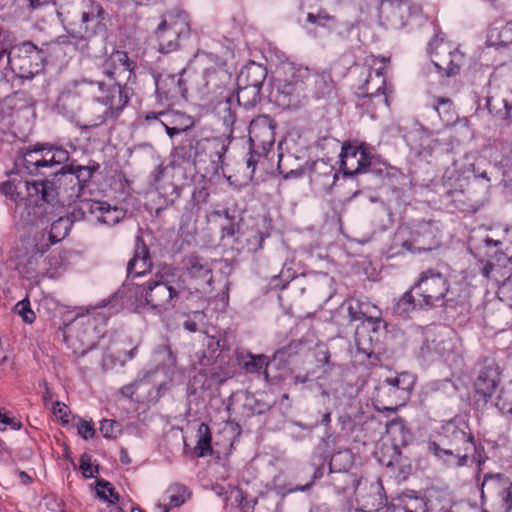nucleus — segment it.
Returning a JSON list of instances; mask_svg holds the SVG:
<instances>
[{"label": "nucleus", "mask_w": 512, "mask_h": 512, "mask_svg": "<svg viewBox=\"0 0 512 512\" xmlns=\"http://www.w3.org/2000/svg\"><path fill=\"white\" fill-rule=\"evenodd\" d=\"M69 218L60 217L51 225L49 232V239L51 243L55 244L63 239L68 234Z\"/></svg>", "instance_id": "obj_54"}, {"label": "nucleus", "mask_w": 512, "mask_h": 512, "mask_svg": "<svg viewBox=\"0 0 512 512\" xmlns=\"http://www.w3.org/2000/svg\"><path fill=\"white\" fill-rule=\"evenodd\" d=\"M438 115L446 121H452L455 116L454 104L450 98L436 97L433 103Z\"/></svg>", "instance_id": "obj_52"}, {"label": "nucleus", "mask_w": 512, "mask_h": 512, "mask_svg": "<svg viewBox=\"0 0 512 512\" xmlns=\"http://www.w3.org/2000/svg\"><path fill=\"white\" fill-rule=\"evenodd\" d=\"M415 295L420 298V309L433 308L438 305L445 308H455L457 301L449 296V282L447 278L435 269L421 272L418 280L412 286Z\"/></svg>", "instance_id": "obj_9"}, {"label": "nucleus", "mask_w": 512, "mask_h": 512, "mask_svg": "<svg viewBox=\"0 0 512 512\" xmlns=\"http://www.w3.org/2000/svg\"><path fill=\"white\" fill-rule=\"evenodd\" d=\"M381 490L382 486L379 482L361 479L354 495L356 497V502L362 511H376L384 505V498Z\"/></svg>", "instance_id": "obj_26"}, {"label": "nucleus", "mask_w": 512, "mask_h": 512, "mask_svg": "<svg viewBox=\"0 0 512 512\" xmlns=\"http://www.w3.org/2000/svg\"><path fill=\"white\" fill-rule=\"evenodd\" d=\"M97 201L81 200L78 204L74 205L69 213V223L74 221H81L86 218L87 213L95 215L98 208Z\"/></svg>", "instance_id": "obj_48"}, {"label": "nucleus", "mask_w": 512, "mask_h": 512, "mask_svg": "<svg viewBox=\"0 0 512 512\" xmlns=\"http://www.w3.org/2000/svg\"><path fill=\"white\" fill-rule=\"evenodd\" d=\"M237 102L246 109L255 107L261 102V88L238 85Z\"/></svg>", "instance_id": "obj_45"}, {"label": "nucleus", "mask_w": 512, "mask_h": 512, "mask_svg": "<svg viewBox=\"0 0 512 512\" xmlns=\"http://www.w3.org/2000/svg\"><path fill=\"white\" fill-rule=\"evenodd\" d=\"M308 76V67L288 63L283 66V77L275 78L270 98L282 109H298L307 99L304 82Z\"/></svg>", "instance_id": "obj_7"}, {"label": "nucleus", "mask_w": 512, "mask_h": 512, "mask_svg": "<svg viewBox=\"0 0 512 512\" xmlns=\"http://www.w3.org/2000/svg\"><path fill=\"white\" fill-rule=\"evenodd\" d=\"M153 267V261L150 251L141 236L135 240V248L132 258L127 263V279L141 277L150 273Z\"/></svg>", "instance_id": "obj_27"}, {"label": "nucleus", "mask_w": 512, "mask_h": 512, "mask_svg": "<svg viewBox=\"0 0 512 512\" xmlns=\"http://www.w3.org/2000/svg\"><path fill=\"white\" fill-rule=\"evenodd\" d=\"M279 274L284 279V282H287L288 284L291 281L298 279L299 277H302L304 279V282L298 283V287L302 294L305 292L307 288L310 290H315L317 288L318 274L305 273L300 271L298 268H296L294 260H286L283 263L282 269L279 272Z\"/></svg>", "instance_id": "obj_35"}, {"label": "nucleus", "mask_w": 512, "mask_h": 512, "mask_svg": "<svg viewBox=\"0 0 512 512\" xmlns=\"http://www.w3.org/2000/svg\"><path fill=\"white\" fill-rule=\"evenodd\" d=\"M436 444L459 449L467 448V451L476 450L474 436L472 433L459 427L453 421H449L441 427L439 439L436 441Z\"/></svg>", "instance_id": "obj_25"}, {"label": "nucleus", "mask_w": 512, "mask_h": 512, "mask_svg": "<svg viewBox=\"0 0 512 512\" xmlns=\"http://www.w3.org/2000/svg\"><path fill=\"white\" fill-rule=\"evenodd\" d=\"M402 503L403 506L398 507V510H403L404 512H427V504L423 497L404 494Z\"/></svg>", "instance_id": "obj_51"}, {"label": "nucleus", "mask_w": 512, "mask_h": 512, "mask_svg": "<svg viewBox=\"0 0 512 512\" xmlns=\"http://www.w3.org/2000/svg\"><path fill=\"white\" fill-rule=\"evenodd\" d=\"M105 11L103 7L93 1L87 3L86 9L81 14V24L78 28L71 27L67 31L77 40H86L105 29L103 23Z\"/></svg>", "instance_id": "obj_20"}, {"label": "nucleus", "mask_w": 512, "mask_h": 512, "mask_svg": "<svg viewBox=\"0 0 512 512\" xmlns=\"http://www.w3.org/2000/svg\"><path fill=\"white\" fill-rule=\"evenodd\" d=\"M26 192L27 201L41 207L42 204L55 205L58 202V190L49 178L35 181H21L11 179L0 184V193L17 203L24 199Z\"/></svg>", "instance_id": "obj_10"}, {"label": "nucleus", "mask_w": 512, "mask_h": 512, "mask_svg": "<svg viewBox=\"0 0 512 512\" xmlns=\"http://www.w3.org/2000/svg\"><path fill=\"white\" fill-rule=\"evenodd\" d=\"M98 207L97 214H95L97 220L103 224L114 226L118 224L125 216V212L118 208L112 207L107 202L97 201Z\"/></svg>", "instance_id": "obj_44"}, {"label": "nucleus", "mask_w": 512, "mask_h": 512, "mask_svg": "<svg viewBox=\"0 0 512 512\" xmlns=\"http://www.w3.org/2000/svg\"><path fill=\"white\" fill-rule=\"evenodd\" d=\"M431 61L441 76L452 77L460 73L465 55L451 43L435 37L429 43Z\"/></svg>", "instance_id": "obj_16"}, {"label": "nucleus", "mask_w": 512, "mask_h": 512, "mask_svg": "<svg viewBox=\"0 0 512 512\" xmlns=\"http://www.w3.org/2000/svg\"><path fill=\"white\" fill-rule=\"evenodd\" d=\"M103 84L94 83L93 80L79 79L66 85L57 97L56 111L83 129L94 128L102 125L107 120V106L102 112H95L97 105H87L89 99L98 102L101 94L98 89H103Z\"/></svg>", "instance_id": "obj_2"}, {"label": "nucleus", "mask_w": 512, "mask_h": 512, "mask_svg": "<svg viewBox=\"0 0 512 512\" xmlns=\"http://www.w3.org/2000/svg\"><path fill=\"white\" fill-rule=\"evenodd\" d=\"M179 160L167 164H159L150 174V181L164 199L166 205H173L181 196L183 168Z\"/></svg>", "instance_id": "obj_11"}, {"label": "nucleus", "mask_w": 512, "mask_h": 512, "mask_svg": "<svg viewBox=\"0 0 512 512\" xmlns=\"http://www.w3.org/2000/svg\"><path fill=\"white\" fill-rule=\"evenodd\" d=\"M276 123L268 115H260L249 125V143L252 148H261L267 154L275 143Z\"/></svg>", "instance_id": "obj_22"}, {"label": "nucleus", "mask_w": 512, "mask_h": 512, "mask_svg": "<svg viewBox=\"0 0 512 512\" xmlns=\"http://www.w3.org/2000/svg\"><path fill=\"white\" fill-rule=\"evenodd\" d=\"M231 140L229 137H187L172 149L171 157L193 165L205 174H218L223 169L224 156Z\"/></svg>", "instance_id": "obj_4"}, {"label": "nucleus", "mask_w": 512, "mask_h": 512, "mask_svg": "<svg viewBox=\"0 0 512 512\" xmlns=\"http://www.w3.org/2000/svg\"><path fill=\"white\" fill-rule=\"evenodd\" d=\"M78 434L84 439L88 440L93 438L96 434V430L91 422L80 419L77 425Z\"/></svg>", "instance_id": "obj_64"}, {"label": "nucleus", "mask_w": 512, "mask_h": 512, "mask_svg": "<svg viewBox=\"0 0 512 512\" xmlns=\"http://www.w3.org/2000/svg\"><path fill=\"white\" fill-rule=\"evenodd\" d=\"M42 144H36L33 148L29 147L23 154L22 164L24 169L30 175H38L45 173L41 172L42 169Z\"/></svg>", "instance_id": "obj_40"}, {"label": "nucleus", "mask_w": 512, "mask_h": 512, "mask_svg": "<svg viewBox=\"0 0 512 512\" xmlns=\"http://www.w3.org/2000/svg\"><path fill=\"white\" fill-rule=\"evenodd\" d=\"M188 290L180 270L165 264L142 284L125 282L118 290V295L133 306L131 308L135 311L149 307L157 313H163L173 309Z\"/></svg>", "instance_id": "obj_1"}, {"label": "nucleus", "mask_w": 512, "mask_h": 512, "mask_svg": "<svg viewBox=\"0 0 512 512\" xmlns=\"http://www.w3.org/2000/svg\"><path fill=\"white\" fill-rule=\"evenodd\" d=\"M336 22L334 16L330 15L326 9L318 10L317 13L308 16L307 19L304 20V23L310 24L311 26L317 27H331Z\"/></svg>", "instance_id": "obj_53"}, {"label": "nucleus", "mask_w": 512, "mask_h": 512, "mask_svg": "<svg viewBox=\"0 0 512 512\" xmlns=\"http://www.w3.org/2000/svg\"><path fill=\"white\" fill-rule=\"evenodd\" d=\"M231 80V74L226 68L224 62L208 67L203 72V90L204 93L214 92L225 86Z\"/></svg>", "instance_id": "obj_36"}, {"label": "nucleus", "mask_w": 512, "mask_h": 512, "mask_svg": "<svg viewBox=\"0 0 512 512\" xmlns=\"http://www.w3.org/2000/svg\"><path fill=\"white\" fill-rule=\"evenodd\" d=\"M205 346L204 358H207V362L212 359L219 361L218 359L224 356L226 351L230 350L227 339L222 336H207Z\"/></svg>", "instance_id": "obj_42"}, {"label": "nucleus", "mask_w": 512, "mask_h": 512, "mask_svg": "<svg viewBox=\"0 0 512 512\" xmlns=\"http://www.w3.org/2000/svg\"><path fill=\"white\" fill-rule=\"evenodd\" d=\"M177 117L180 119L181 122L178 124H175L173 126H169L161 121V124L164 126L167 135L170 138H173L175 135L184 133L185 134L184 140H186L187 137H195L194 135H190V133H189L191 128L194 126L193 119L184 114H178Z\"/></svg>", "instance_id": "obj_49"}, {"label": "nucleus", "mask_w": 512, "mask_h": 512, "mask_svg": "<svg viewBox=\"0 0 512 512\" xmlns=\"http://www.w3.org/2000/svg\"><path fill=\"white\" fill-rule=\"evenodd\" d=\"M190 497L187 487L180 483H174L169 486L164 495V501H168L169 507L164 504L163 512H168L170 508L179 507Z\"/></svg>", "instance_id": "obj_43"}, {"label": "nucleus", "mask_w": 512, "mask_h": 512, "mask_svg": "<svg viewBox=\"0 0 512 512\" xmlns=\"http://www.w3.org/2000/svg\"><path fill=\"white\" fill-rule=\"evenodd\" d=\"M347 304V313L351 322L354 321H366L365 317L362 313L361 305H359V301L357 299H351L346 302Z\"/></svg>", "instance_id": "obj_61"}, {"label": "nucleus", "mask_w": 512, "mask_h": 512, "mask_svg": "<svg viewBox=\"0 0 512 512\" xmlns=\"http://www.w3.org/2000/svg\"><path fill=\"white\" fill-rule=\"evenodd\" d=\"M301 14L305 16V19L312 14L317 13L318 10L323 9L320 0H301L299 6Z\"/></svg>", "instance_id": "obj_62"}, {"label": "nucleus", "mask_w": 512, "mask_h": 512, "mask_svg": "<svg viewBox=\"0 0 512 512\" xmlns=\"http://www.w3.org/2000/svg\"><path fill=\"white\" fill-rule=\"evenodd\" d=\"M494 405L500 412L512 415V387L501 389Z\"/></svg>", "instance_id": "obj_57"}, {"label": "nucleus", "mask_w": 512, "mask_h": 512, "mask_svg": "<svg viewBox=\"0 0 512 512\" xmlns=\"http://www.w3.org/2000/svg\"><path fill=\"white\" fill-rule=\"evenodd\" d=\"M244 226V222L240 220L239 222L231 221L227 225H223L221 229V238H231L234 240L240 235V231Z\"/></svg>", "instance_id": "obj_60"}, {"label": "nucleus", "mask_w": 512, "mask_h": 512, "mask_svg": "<svg viewBox=\"0 0 512 512\" xmlns=\"http://www.w3.org/2000/svg\"><path fill=\"white\" fill-rule=\"evenodd\" d=\"M98 169V163H93L92 165L87 166L68 164L61 166L59 170L50 172L49 176H52V178L49 180L55 183L58 195L60 194L61 185L63 183L72 184V189L77 186L75 195L78 197L86 183L89 182L94 172Z\"/></svg>", "instance_id": "obj_17"}, {"label": "nucleus", "mask_w": 512, "mask_h": 512, "mask_svg": "<svg viewBox=\"0 0 512 512\" xmlns=\"http://www.w3.org/2000/svg\"><path fill=\"white\" fill-rule=\"evenodd\" d=\"M381 66L371 71L364 84L359 87L358 104L368 111L375 110L380 105L389 106L386 91V76L384 73L385 58L381 59Z\"/></svg>", "instance_id": "obj_15"}, {"label": "nucleus", "mask_w": 512, "mask_h": 512, "mask_svg": "<svg viewBox=\"0 0 512 512\" xmlns=\"http://www.w3.org/2000/svg\"><path fill=\"white\" fill-rule=\"evenodd\" d=\"M394 388L401 392V394L409 400L411 391L415 385L416 377L409 372H401L394 377L387 378Z\"/></svg>", "instance_id": "obj_47"}, {"label": "nucleus", "mask_w": 512, "mask_h": 512, "mask_svg": "<svg viewBox=\"0 0 512 512\" xmlns=\"http://www.w3.org/2000/svg\"><path fill=\"white\" fill-rule=\"evenodd\" d=\"M415 296V290L411 287L393 305V313L403 319H406L412 311L420 308V298H416Z\"/></svg>", "instance_id": "obj_39"}, {"label": "nucleus", "mask_w": 512, "mask_h": 512, "mask_svg": "<svg viewBox=\"0 0 512 512\" xmlns=\"http://www.w3.org/2000/svg\"><path fill=\"white\" fill-rule=\"evenodd\" d=\"M428 450L445 466L449 468H458L467 465L468 456L471 451L467 448L459 449L436 444V441H429Z\"/></svg>", "instance_id": "obj_30"}, {"label": "nucleus", "mask_w": 512, "mask_h": 512, "mask_svg": "<svg viewBox=\"0 0 512 512\" xmlns=\"http://www.w3.org/2000/svg\"><path fill=\"white\" fill-rule=\"evenodd\" d=\"M80 469L85 478H92L95 473H98V467H93L91 463V456L84 453L80 457Z\"/></svg>", "instance_id": "obj_63"}, {"label": "nucleus", "mask_w": 512, "mask_h": 512, "mask_svg": "<svg viewBox=\"0 0 512 512\" xmlns=\"http://www.w3.org/2000/svg\"><path fill=\"white\" fill-rule=\"evenodd\" d=\"M440 244L441 232L436 222L421 220L397 229L390 252L392 256L404 251L416 254L436 249Z\"/></svg>", "instance_id": "obj_6"}, {"label": "nucleus", "mask_w": 512, "mask_h": 512, "mask_svg": "<svg viewBox=\"0 0 512 512\" xmlns=\"http://www.w3.org/2000/svg\"><path fill=\"white\" fill-rule=\"evenodd\" d=\"M197 444L195 446V453L198 457H206L212 455V435L210 428L207 424L201 423L197 429Z\"/></svg>", "instance_id": "obj_46"}, {"label": "nucleus", "mask_w": 512, "mask_h": 512, "mask_svg": "<svg viewBox=\"0 0 512 512\" xmlns=\"http://www.w3.org/2000/svg\"><path fill=\"white\" fill-rule=\"evenodd\" d=\"M338 178V170L327 160L318 159L310 168V180L319 189L328 191L332 189Z\"/></svg>", "instance_id": "obj_31"}, {"label": "nucleus", "mask_w": 512, "mask_h": 512, "mask_svg": "<svg viewBox=\"0 0 512 512\" xmlns=\"http://www.w3.org/2000/svg\"><path fill=\"white\" fill-rule=\"evenodd\" d=\"M43 254L44 250L38 245L23 241L13 250L12 259L16 270L21 275L33 276L37 272L39 260Z\"/></svg>", "instance_id": "obj_24"}, {"label": "nucleus", "mask_w": 512, "mask_h": 512, "mask_svg": "<svg viewBox=\"0 0 512 512\" xmlns=\"http://www.w3.org/2000/svg\"><path fill=\"white\" fill-rule=\"evenodd\" d=\"M187 74V69L183 68L179 75H166L160 76L155 80L156 93L161 101L174 104L180 99L187 100L188 87L187 80L184 75Z\"/></svg>", "instance_id": "obj_23"}, {"label": "nucleus", "mask_w": 512, "mask_h": 512, "mask_svg": "<svg viewBox=\"0 0 512 512\" xmlns=\"http://www.w3.org/2000/svg\"><path fill=\"white\" fill-rule=\"evenodd\" d=\"M373 399L378 410L389 412H395L408 401L387 378L378 384Z\"/></svg>", "instance_id": "obj_29"}, {"label": "nucleus", "mask_w": 512, "mask_h": 512, "mask_svg": "<svg viewBox=\"0 0 512 512\" xmlns=\"http://www.w3.org/2000/svg\"><path fill=\"white\" fill-rule=\"evenodd\" d=\"M477 374L473 381L474 403L484 408L492 399L501 383V369L495 359L484 357L477 363Z\"/></svg>", "instance_id": "obj_12"}, {"label": "nucleus", "mask_w": 512, "mask_h": 512, "mask_svg": "<svg viewBox=\"0 0 512 512\" xmlns=\"http://www.w3.org/2000/svg\"><path fill=\"white\" fill-rule=\"evenodd\" d=\"M359 305H361L362 313L365 320L371 324H377L381 322V311L380 309L369 302L368 300L357 299Z\"/></svg>", "instance_id": "obj_56"}, {"label": "nucleus", "mask_w": 512, "mask_h": 512, "mask_svg": "<svg viewBox=\"0 0 512 512\" xmlns=\"http://www.w3.org/2000/svg\"><path fill=\"white\" fill-rule=\"evenodd\" d=\"M106 306L107 304H103L100 307L88 309L86 314L77 315L65 326L64 340L81 356L96 346L103 334V326L109 317L120 309V307H110L106 311Z\"/></svg>", "instance_id": "obj_5"}, {"label": "nucleus", "mask_w": 512, "mask_h": 512, "mask_svg": "<svg viewBox=\"0 0 512 512\" xmlns=\"http://www.w3.org/2000/svg\"><path fill=\"white\" fill-rule=\"evenodd\" d=\"M14 312L17 313L27 324H32L36 319V315L31 309L28 298L19 301L14 307Z\"/></svg>", "instance_id": "obj_58"}, {"label": "nucleus", "mask_w": 512, "mask_h": 512, "mask_svg": "<svg viewBox=\"0 0 512 512\" xmlns=\"http://www.w3.org/2000/svg\"><path fill=\"white\" fill-rule=\"evenodd\" d=\"M120 424L116 420L103 419L100 423V432L105 438L116 437L119 432Z\"/></svg>", "instance_id": "obj_59"}, {"label": "nucleus", "mask_w": 512, "mask_h": 512, "mask_svg": "<svg viewBox=\"0 0 512 512\" xmlns=\"http://www.w3.org/2000/svg\"><path fill=\"white\" fill-rule=\"evenodd\" d=\"M43 52L31 41L15 45L8 54V64L11 70L22 79H31L40 71L39 61Z\"/></svg>", "instance_id": "obj_13"}, {"label": "nucleus", "mask_w": 512, "mask_h": 512, "mask_svg": "<svg viewBox=\"0 0 512 512\" xmlns=\"http://www.w3.org/2000/svg\"><path fill=\"white\" fill-rule=\"evenodd\" d=\"M270 236L267 230L259 226L257 223L249 225L244 223L240 235L237 236L235 242L248 252L256 253L263 247L265 239Z\"/></svg>", "instance_id": "obj_32"}, {"label": "nucleus", "mask_w": 512, "mask_h": 512, "mask_svg": "<svg viewBox=\"0 0 512 512\" xmlns=\"http://www.w3.org/2000/svg\"><path fill=\"white\" fill-rule=\"evenodd\" d=\"M421 8L412 0H383L379 7V21L387 29L399 30L418 17Z\"/></svg>", "instance_id": "obj_14"}, {"label": "nucleus", "mask_w": 512, "mask_h": 512, "mask_svg": "<svg viewBox=\"0 0 512 512\" xmlns=\"http://www.w3.org/2000/svg\"><path fill=\"white\" fill-rule=\"evenodd\" d=\"M338 456H342V453ZM336 459L337 455L333 456L330 462L331 485L338 494H354L362 478L347 470L333 471L332 467Z\"/></svg>", "instance_id": "obj_34"}, {"label": "nucleus", "mask_w": 512, "mask_h": 512, "mask_svg": "<svg viewBox=\"0 0 512 512\" xmlns=\"http://www.w3.org/2000/svg\"><path fill=\"white\" fill-rule=\"evenodd\" d=\"M512 482L503 474L487 473L483 477L480 491L481 498L489 497L491 499H498L505 512L512 510Z\"/></svg>", "instance_id": "obj_21"}, {"label": "nucleus", "mask_w": 512, "mask_h": 512, "mask_svg": "<svg viewBox=\"0 0 512 512\" xmlns=\"http://www.w3.org/2000/svg\"><path fill=\"white\" fill-rule=\"evenodd\" d=\"M434 133L422 125L408 132L405 140L410 149L418 156H431L434 149L440 144Z\"/></svg>", "instance_id": "obj_28"}, {"label": "nucleus", "mask_w": 512, "mask_h": 512, "mask_svg": "<svg viewBox=\"0 0 512 512\" xmlns=\"http://www.w3.org/2000/svg\"><path fill=\"white\" fill-rule=\"evenodd\" d=\"M267 78V69L254 61L245 65L237 79V85L253 86L262 89V85Z\"/></svg>", "instance_id": "obj_37"}, {"label": "nucleus", "mask_w": 512, "mask_h": 512, "mask_svg": "<svg viewBox=\"0 0 512 512\" xmlns=\"http://www.w3.org/2000/svg\"><path fill=\"white\" fill-rule=\"evenodd\" d=\"M340 156L344 176L352 177L366 173L373 163V156L364 144L344 143Z\"/></svg>", "instance_id": "obj_18"}, {"label": "nucleus", "mask_w": 512, "mask_h": 512, "mask_svg": "<svg viewBox=\"0 0 512 512\" xmlns=\"http://www.w3.org/2000/svg\"><path fill=\"white\" fill-rule=\"evenodd\" d=\"M386 432L391 438L395 448L407 446L413 438L412 433L407 428L404 419L399 417L387 423Z\"/></svg>", "instance_id": "obj_38"}, {"label": "nucleus", "mask_w": 512, "mask_h": 512, "mask_svg": "<svg viewBox=\"0 0 512 512\" xmlns=\"http://www.w3.org/2000/svg\"><path fill=\"white\" fill-rule=\"evenodd\" d=\"M307 98L315 99L328 97L334 90V81L329 72L314 73L308 68V76L304 79Z\"/></svg>", "instance_id": "obj_33"}, {"label": "nucleus", "mask_w": 512, "mask_h": 512, "mask_svg": "<svg viewBox=\"0 0 512 512\" xmlns=\"http://www.w3.org/2000/svg\"><path fill=\"white\" fill-rule=\"evenodd\" d=\"M96 493L100 499L108 501L111 504L119 500V495L115 492L111 483L103 479L97 481Z\"/></svg>", "instance_id": "obj_55"}, {"label": "nucleus", "mask_w": 512, "mask_h": 512, "mask_svg": "<svg viewBox=\"0 0 512 512\" xmlns=\"http://www.w3.org/2000/svg\"><path fill=\"white\" fill-rule=\"evenodd\" d=\"M237 359H238L240 366L247 373H260L262 370H264L266 377H268L266 370L269 365V361L267 360L266 356L252 355L250 353H248V354L239 353L237 355Z\"/></svg>", "instance_id": "obj_41"}, {"label": "nucleus", "mask_w": 512, "mask_h": 512, "mask_svg": "<svg viewBox=\"0 0 512 512\" xmlns=\"http://www.w3.org/2000/svg\"><path fill=\"white\" fill-rule=\"evenodd\" d=\"M181 265L182 273L180 274L193 282L196 290L211 285L213 266L209 259L197 253H189L182 258Z\"/></svg>", "instance_id": "obj_19"}, {"label": "nucleus", "mask_w": 512, "mask_h": 512, "mask_svg": "<svg viewBox=\"0 0 512 512\" xmlns=\"http://www.w3.org/2000/svg\"><path fill=\"white\" fill-rule=\"evenodd\" d=\"M191 34L189 15L181 9L166 11L161 16L154 35L160 53H170L179 49Z\"/></svg>", "instance_id": "obj_8"}, {"label": "nucleus", "mask_w": 512, "mask_h": 512, "mask_svg": "<svg viewBox=\"0 0 512 512\" xmlns=\"http://www.w3.org/2000/svg\"><path fill=\"white\" fill-rule=\"evenodd\" d=\"M218 114L224 125L229 128V139H232V126L236 122V111L232 108V100L227 98L218 104Z\"/></svg>", "instance_id": "obj_50"}, {"label": "nucleus", "mask_w": 512, "mask_h": 512, "mask_svg": "<svg viewBox=\"0 0 512 512\" xmlns=\"http://www.w3.org/2000/svg\"><path fill=\"white\" fill-rule=\"evenodd\" d=\"M134 66L126 52L114 51L102 64V73L109 81H94L103 84V89H98L101 94L98 103L107 106L108 116L113 119L118 118L130 100L131 89L127 83L135 78Z\"/></svg>", "instance_id": "obj_3"}]
</instances>
